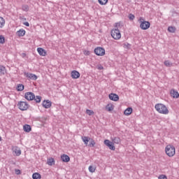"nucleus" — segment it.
Segmentation results:
<instances>
[{
  "label": "nucleus",
  "mask_w": 179,
  "mask_h": 179,
  "mask_svg": "<svg viewBox=\"0 0 179 179\" xmlns=\"http://www.w3.org/2000/svg\"><path fill=\"white\" fill-rule=\"evenodd\" d=\"M170 94L171 97H173V99H178L179 98V94L178 92L176 90H171Z\"/></svg>",
  "instance_id": "obj_15"
},
{
  "label": "nucleus",
  "mask_w": 179,
  "mask_h": 179,
  "mask_svg": "<svg viewBox=\"0 0 179 179\" xmlns=\"http://www.w3.org/2000/svg\"><path fill=\"white\" fill-rule=\"evenodd\" d=\"M51 104L52 103L50 100H44L42 103V106L44 108H50V107H51Z\"/></svg>",
  "instance_id": "obj_12"
},
{
  "label": "nucleus",
  "mask_w": 179,
  "mask_h": 179,
  "mask_svg": "<svg viewBox=\"0 0 179 179\" xmlns=\"http://www.w3.org/2000/svg\"><path fill=\"white\" fill-rule=\"evenodd\" d=\"M25 99L29 101L34 100L35 95L32 92H27L24 96Z\"/></svg>",
  "instance_id": "obj_9"
},
{
  "label": "nucleus",
  "mask_w": 179,
  "mask_h": 179,
  "mask_svg": "<svg viewBox=\"0 0 179 179\" xmlns=\"http://www.w3.org/2000/svg\"><path fill=\"white\" fill-rule=\"evenodd\" d=\"M165 152L167 156H169V157H173V156L176 155V148H174L173 145H167L165 148Z\"/></svg>",
  "instance_id": "obj_3"
},
{
  "label": "nucleus",
  "mask_w": 179,
  "mask_h": 179,
  "mask_svg": "<svg viewBox=\"0 0 179 179\" xmlns=\"http://www.w3.org/2000/svg\"><path fill=\"white\" fill-rule=\"evenodd\" d=\"M6 73V68L2 65H0V76H3Z\"/></svg>",
  "instance_id": "obj_17"
},
{
  "label": "nucleus",
  "mask_w": 179,
  "mask_h": 179,
  "mask_svg": "<svg viewBox=\"0 0 179 179\" xmlns=\"http://www.w3.org/2000/svg\"><path fill=\"white\" fill-rule=\"evenodd\" d=\"M84 55H90V51L89 50H84L83 51Z\"/></svg>",
  "instance_id": "obj_40"
},
{
  "label": "nucleus",
  "mask_w": 179,
  "mask_h": 179,
  "mask_svg": "<svg viewBox=\"0 0 179 179\" xmlns=\"http://www.w3.org/2000/svg\"><path fill=\"white\" fill-rule=\"evenodd\" d=\"M24 132H30L31 131V127L29 124H24L23 127Z\"/></svg>",
  "instance_id": "obj_20"
},
{
  "label": "nucleus",
  "mask_w": 179,
  "mask_h": 179,
  "mask_svg": "<svg viewBox=\"0 0 179 179\" xmlns=\"http://www.w3.org/2000/svg\"><path fill=\"white\" fill-rule=\"evenodd\" d=\"M37 51L41 57H45L47 55V52L43 48H38Z\"/></svg>",
  "instance_id": "obj_13"
},
{
  "label": "nucleus",
  "mask_w": 179,
  "mask_h": 179,
  "mask_svg": "<svg viewBox=\"0 0 179 179\" xmlns=\"http://www.w3.org/2000/svg\"><path fill=\"white\" fill-rule=\"evenodd\" d=\"M140 22V29L141 30H148L150 27V22L148 21H145V20L142 17L139 20Z\"/></svg>",
  "instance_id": "obj_2"
},
{
  "label": "nucleus",
  "mask_w": 179,
  "mask_h": 179,
  "mask_svg": "<svg viewBox=\"0 0 179 179\" xmlns=\"http://www.w3.org/2000/svg\"><path fill=\"white\" fill-rule=\"evenodd\" d=\"M82 141L84 142L85 145L87 146V144L89 143V141H90V138L87 136H83L82 137Z\"/></svg>",
  "instance_id": "obj_21"
},
{
  "label": "nucleus",
  "mask_w": 179,
  "mask_h": 179,
  "mask_svg": "<svg viewBox=\"0 0 179 179\" xmlns=\"http://www.w3.org/2000/svg\"><path fill=\"white\" fill-rule=\"evenodd\" d=\"M47 164H48V166H54V164H55V161L54 160V158L50 157L48 159Z\"/></svg>",
  "instance_id": "obj_22"
},
{
  "label": "nucleus",
  "mask_w": 179,
  "mask_h": 179,
  "mask_svg": "<svg viewBox=\"0 0 179 179\" xmlns=\"http://www.w3.org/2000/svg\"><path fill=\"white\" fill-rule=\"evenodd\" d=\"M164 64L165 66H173V64L170 62L169 60L165 61Z\"/></svg>",
  "instance_id": "obj_33"
},
{
  "label": "nucleus",
  "mask_w": 179,
  "mask_h": 179,
  "mask_svg": "<svg viewBox=\"0 0 179 179\" xmlns=\"http://www.w3.org/2000/svg\"><path fill=\"white\" fill-rule=\"evenodd\" d=\"M129 20H134V19H135V15L134 14L130 13L129 15Z\"/></svg>",
  "instance_id": "obj_38"
},
{
  "label": "nucleus",
  "mask_w": 179,
  "mask_h": 179,
  "mask_svg": "<svg viewBox=\"0 0 179 179\" xmlns=\"http://www.w3.org/2000/svg\"><path fill=\"white\" fill-rule=\"evenodd\" d=\"M110 35L114 40H120L121 38V31H120V29H113L110 31Z\"/></svg>",
  "instance_id": "obj_4"
},
{
  "label": "nucleus",
  "mask_w": 179,
  "mask_h": 179,
  "mask_svg": "<svg viewBox=\"0 0 179 179\" xmlns=\"http://www.w3.org/2000/svg\"><path fill=\"white\" fill-rule=\"evenodd\" d=\"M155 110H157V111L160 114H169V109H167V106L162 103H157L155 105Z\"/></svg>",
  "instance_id": "obj_1"
},
{
  "label": "nucleus",
  "mask_w": 179,
  "mask_h": 179,
  "mask_svg": "<svg viewBox=\"0 0 179 179\" xmlns=\"http://www.w3.org/2000/svg\"><path fill=\"white\" fill-rule=\"evenodd\" d=\"M100 5H106L108 0H98Z\"/></svg>",
  "instance_id": "obj_34"
},
{
  "label": "nucleus",
  "mask_w": 179,
  "mask_h": 179,
  "mask_svg": "<svg viewBox=\"0 0 179 179\" xmlns=\"http://www.w3.org/2000/svg\"><path fill=\"white\" fill-rule=\"evenodd\" d=\"M132 110V108H127L124 112V115H131Z\"/></svg>",
  "instance_id": "obj_23"
},
{
  "label": "nucleus",
  "mask_w": 179,
  "mask_h": 179,
  "mask_svg": "<svg viewBox=\"0 0 179 179\" xmlns=\"http://www.w3.org/2000/svg\"><path fill=\"white\" fill-rule=\"evenodd\" d=\"M18 107L21 111H26L29 108V103L26 101H20L18 103Z\"/></svg>",
  "instance_id": "obj_6"
},
{
  "label": "nucleus",
  "mask_w": 179,
  "mask_h": 179,
  "mask_svg": "<svg viewBox=\"0 0 179 179\" xmlns=\"http://www.w3.org/2000/svg\"><path fill=\"white\" fill-rule=\"evenodd\" d=\"M90 143L88 144V146H90V148H94V145H96V141H94V140H93V138H90Z\"/></svg>",
  "instance_id": "obj_24"
},
{
  "label": "nucleus",
  "mask_w": 179,
  "mask_h": 179,
  "mask_svg": "<svg viewBox=\"0 0 179 179\" xmlns=\"http://www.w3.org/2000/svg\"><path fill=\"white\" fill-rule=\"evenodd\" d=\"M88 170H89L90 173H94V171H96V166H90L88 168Z\"/></svg>",
  "instance_id": "obj_30"
},
{
  "label": "nucleus",
  "mask_w": 179,
  "mask_h": 179,
  "mask_svg": "<svg viewBox=\"0 0 179 179\" xmlns=\"http://www.w3.org/2000/svg\"><path fill=\"white\" fill-rule=\"evenodd\" d=\"M33 179H41V175L38 173H34L32 175Z\"/></svg>",
  "instance_id": "obj_25"
},
{
  "label": "nucleus",
  "mask_w": 179,
  "mask_h": 179,
  "mask_svg": "<svg viewBox=\"0 0 179 179\" xmlns=\"http://www.w3.org/2000/svg\"><path fill=\"white\" fill-rule=\"evenodd\" d=\"M158 179H167V176L166 175H161L158 177Z\"/></svg>",
  "instance_id": "obj_39"
},
{
  "label": "nucleus",
  "mask_w": 179,
  "mask_h": 179,
  "mask_svg": "<svg viewBox=\"0 0 179 179\" xmlns=\"http://www.w3.org/2000/svg\"><path fill=\"white\" fill-rule=\"evenodd\" d=\"M98 69H99V71H101V69H103V66L101 65L98 66Z\"/></svg>",
  "instance_id": "obj_42"
},
{
  "label": "nucleus",
  "mask_w": 179,
  "mask_h": 179,
  "mask_svg": "<svg viewBox=\"0 0 179 179\" xmlns=\"http://www.w3.org/2000/svg\"><path fill=\"white\" fill-rule=\"evenodd\" d=\"M94 54L98 55V57H103L106 55V50L101 47H97L94 50Z\"/></svg>",
  "instance_id": "obj_5"
},
{
  "label": "nucleus",
  "mask_w": 179,
  "mask_h": 179,
  "mask_svg": "<svg viewBox=\"0 0 179 179\" xmlns=\"http://www.w3.org/2000/svg\"><path fill=\"white\" fill-rule=\"evenodd\" d=\"M16 89L17 90H24V85H23L22 84H19L17 85Z\"/></svg>",
  "instance_id": "obj_31"
},
{
  "label": "nucleus",
  "mask_w": 179,
  "mask_h": 179,
  "mask_svg": "<svg viewBox=\"0 0 179 179\" xmlns=\"http://www.w3.org/2000/svg\"><path fill=\"white\" fill-rule=\"evenodd\" d=\"M13 150L16 156H20L22 155V150H20V148H19L18 147H15L13 148Z\"/></svg>",
  "instance_id": "obj_19"
},
{
  "label": "nucleus",
  "mask_w": 179,
  "mask_h": 179,
  "mask_svg": "<svg viewBox=\"0 0 179 179\" xmlns=\"http://www.w3.org/2000/svg\"><path fill=\"white\" fill-rule=\"evenodd\" d=\"M0 141H2V138L0 136Z\"/></svg>",
  "instance_id": "obj_44"
},
{
  "label": "nucleus",
  "mask_w": 179,
  "mask_h": 179,
  "mask_svg": "<svg viewBox=\"0 0 179 179\" xmlns=\"http://www.w3.org/2000/svg\"><path fill=\"white\" fill-rule=\"evenodd\" d=\"M71 78L73 79H79L80 78V73L78 71H73L71 72Z\"/></svg>",
  "instance_id": "obj_11"
},
{
  "label": "nucleus",
  "mask_w": 179,
  "mask_h": 179,
  "mask_svg": "<svg viewBox=\"0 0 179 179\" xmlns=\"http://www.w3.org/2000/svg\"><path fill=\"white\" fill-rule=\"evenodd\" d=\"M61 159L62 160V162H64V163H68L70 162L71 158L69 157V156L64 154L63 155L61 156Z\"/></svg>",
  "instance_id": "obj_14"
},
{
  "label": "nucleus",
  "mask_w": 179,
  "mask_h": 179,
  "mask_svg": "<svg viewBox=\"0 0 179 179\" xmlns=\"http://www.w3.org/2000/svg\"><path fill=\"white\" fill-rule=\"evenodd\" d=\"M23 24L24 26H27V27H29L30 26V24H29V22H24Z\"/></svg>",
  "instance_id": "obj_41"
},
{
  "label": "nucleus",
  "mask_w": 179,
  "mask_h": 179,
  "mask_svg": "<svg viewBox=\"0 0 179 179\" xmlns=\"http://www.w3.org/2000/svg\"><path fill=\"white\" fill-rule=\"evenodd\" d=\"M22 57H26L25 53H23V54H22Z\"/></svg>",
  "instance_id": "obj_43"
},
{
  "label": "nucleus",
  "mask_w": 179,
  "mask_h": 179,
  "mask_svg": "<svg viewBox=\"0 0 179 179\" xmlns=\"http://www.w3.org/2000/svg\"><path fill=\"white\" fill-rule=\"evenodd\" d=\"M86 114H87L88 115H93V114H94V112L92 110L87 109Z\"/></svg>",
  "instance_id": "obj_36"
},
{
  "label": "nucleus",
  "mask_w": 179,
  "mask_h": 179,
  "mask_svg": "<svg viewBox=\"0 0 179 179\" xmlns=\"http://www.w3.org/2000/svg\"><path fill=\"white\" fill-rule=\"evenodd\" d=\"M5 26V19L0 16V29H2Z\"/></svg>",
  "instance_id": "obj_26"
},
{
  "label": "nucleus",
  "mask_w": 179,
  "mask_h": 179,
  "mask_svg": "<svg viewBox=\"0 0 179 179\" xmlns=\"http://www.w3.org/2000/svg\"><path fill=\"white\" fill-rule=\"evenodd\" d=\"M5 43V37L3 36L0 35V44H4Z\"/></svg>",
  "instance_id": "obj_37"
},
{
  "label": "nucleus",
  "mask_w": 179,
  "mask_h": 179,
  "mask_svg": "<svg viewBox=\"0 0 179 179\" xmlns=\"http://www.w3.org/2000/svg\"><path fill=\"white\" fill-rule=\"evenodd\" d=\"M22 10H24V12H29V6L23 5L22 6Z\"/></svg>",
  "instance_id": "obj_32"
},
{
  "label": "nucleus",
  "mask_w": 179,
  "mask_h": 179,
  "mask_svg": "<svg viewBox=\"0 0 179 179\" xmlns=\"http://www.w3.org/2000/svg\"><path fill=\"white\" fill-rule=\"evenodd\" d=\"M176 27H168V31H169V33H176Z\"/></svg>",
  "instance_id": "obj_28"
},
{
  "label": "nucleus",
  "mask_w": 179,
  "mask_h": 179,
  "mask_svg": "<svg viewBox=\"0 0 179 179\" xmlns=\"http://www.w3.org/2000/svg\"><path fill=\"white\" fill-rule=\"evenodd\" d=\"M26 34V31L24 29H20L17 31V35L19 37H23Z\"/></svg>",
  "instance_id": "obj_18"
},
{
  "label": "nucleus",
  "mask_w": 179,
  "mask_h": 179,
  "mask_svg": "<svg viewBox=\"0 0 179 179\" xmlns=\"http://www.w3.org/2000/svg\"><path fill=\"white\" fill-rule=\"evenodd\" d=\"M106 108L108 110V111H113V110H114V105L108 103L106 106Z\"/></svg>",
  "instance_id": "obj_27"
},
{
  "label": "nucleus",
  "mask_w": 179,
  "mask_h": 179,
  "mask_svg": "<svg viewBox=\"0 0 179 179\" xmlns=\"http://www.w3.org/2000/svg\"><path fill=\"white\" fill-rule=\"evenodd\" d=\"M113 29H117V30H120V29H121V23L116 22L115 24V28H113Z\"/></svg>",
  "instance_id": "obj_35"
},
{
  "label": "nucleus",
  "mask_w": 179,
  "mask_h": 179,
  "mask_svg": "<svg viewBox=\"0 0 179 179\" xmlns=\"http://www.w3.org/2000/svg\"><path fill=\"white\" fill-rule=\"evenodd\" d=\"M34 100H35L36 103H41V96H35V97L34 98Z\"/></svg>",
  "instance_id": "obj_29"
},
{
  "label": "nucleus",
  "mask_w": 179,
  "mask_h": 179,
  "mask_svg": "<svg viewBox=\"0 0 179 179\" xmlns=\"http://www.w3.org/2000/svg\"><path fill=\"white\" fill-rule=\"evenodd\" d=\"M24 76L31 80H37V76L31 73H24Z\"/></svg>",
  "instance_id": "obj_8"
},
{
  "label": "nucleus",
  "mask_w": 179,
  "mask_h": 179,
  "mask_svg": "<svg viewBox=\"0 0 179 179\" xmlns=\"http://www.w3.org/2000/svg\"><path fill=\"white\" fill-rule=\"evenodd\" d=\"M18 171H19V173H20V170H18Z\"/></svg>",
  "instance_id": "obj_45"
},
{
  "label": "nucleus",
  "mask_w": 179,
  "mask_h": 179,
  "mask_svg": "<svg viewBox=\"0 0 179 179\" xmlns=\"http://www.w3.org/2000/svg\"><path fill=\"white\" fill-rule=\"evenodd\" d=\"M109 99L113 101H118V100H120V96L116 94L111 93L109 94Z\"/></svg>",
  "instance_id": "obj_10"
},
{
  "label": "nucleus",
  "mask_w": 179,
  "mask_h": 179,
  "mask_svg": "<svg viewBox=\"0 0 179 179\" xmlns=\"http://www.w3.org/2000/svg\"><path fill=\"white\" fill-rule=\"evenodd\" d=\"M103 143L104 145H106V146H108V148L110 150H115V146H114V143L110 141V140H105Z\"/></svg>",
  "instance_id": "obj_7"
},
{
  "label": "nucleus",
  "mask_w": 179,
  "mask_h": 179,
  "mask_svg": "<svg viewBox=\"0 0 179 179\" xmlns=\"http://www.w3.org/2000/svg\"><path fill=\"white\" fill-rule=\"evenodd\" d=\"M111 141L113 143H116L117 145L121 143V138L120 137H111Z\"/></svg>",
  "instance_id": "obj_16"
}]
</instances>
